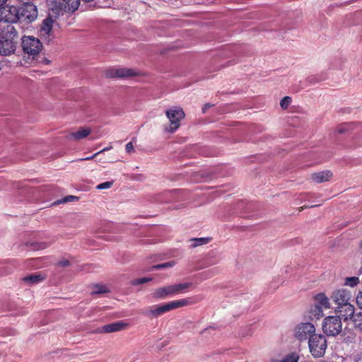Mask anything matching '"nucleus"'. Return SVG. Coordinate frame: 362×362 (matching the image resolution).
I'll use <instances>...</instances> for the list:
<instances>
[{"mask_svg":"<svg viewBox=\"0 0 362 362\" xmlns=\"http://www.w3.org/2000/svg\"><path fill=\"white\" fill-rule=\"evenodd\" d=\"M18 42V33L12 25H8L0 35V54L9 56L13 54Z\"/></svg>","mask_w":362,"mask_h":362,"instance_id":"obj_1","label":"nucleus"},{"mask_svg":"<svg viewBox=\"0 0 362 362\" xmlns=\"http://www.w3.org/2000/svg\"><path fill=\"white\" fill-rule=\"evenodd\" d=\"M313 300L315 303L310 306L308 312L309 317H320L322 316L323 309H329L331 308V303L329 298L325 293H319L314 296Z\"/></svg>","mask_w":362,"mask_h":362,"instance_id":"obj_2","label":"nucleus"},{"mask_svg":"<svg viewBox=\"0 0 362 362\" xmlns=\"http://www.w3.org/2000/svg\"><path fill=\"white\" fill-rule=\"evenodd\" d=\"M310 352L315 358L322 357L327 347V339L322 334L313 335L308 341Z\"/></svg>","mask_w":362,"mask_h":362,"instance_id":"obj_3","label":"nucleus"},{"mask_svg":"<svg viewBox=\"0 0 362 362\" xmlns=\"http://www.w3.org/2000/svg\"><path fill=\"white\" fill-rule=\"evenodd\" d=\"M190 286V283L168 285L156 289L153 293V296L154 298H165L168 296H172L181 293Z\"/></svg>","mask_w":362,"mask_h":362,"instance_id":"obj_4","label":"nucleus"},{"mask_svg":"<svg viewBox=\"0 0 362 362\" xmlns=\"http://www.w3.org/2000/svg\"><path fill=\"white\" fill-rule=\"evenodd\" d=\"M21 47L24 53L35 58L42 49L41 41L34 36H23L21 38Z\"/></svg>","mask_w":362,"mask_h":362,"instance_id":"obj_5","label":"nucleus"},{"mask_svg":"<svg viewBox=\"0 0 362 362\" xmlns=\"http://www.w3.org/2000/svg\"><path fill=\"white\" fill-rule=\"evenodd\" d=\"M165 115L170 122V126L165 130L168 132L173 133L179 128L180 122L185 118V114L182 107H174L166 110Z\"/></svg>","mask_w":362,"mask_h":362,"instance_id":"obj_6","label":"nucleus"},{"mask_svg":"<svg viewBox=\"0 0 362 362\" xmlns=\"http://www.w3.org/2000/svg\"><path fill=\"white\" fill-rule=\"evenodd\" d=\"M187 303L188 301L186 299H181L178 300L172 301L164 305H153L148 308V310L146 313V314L151 315H160L170 310L185 306Z\"/></svg>","mask_w":362,"mask_h":362,"instance_id":"obj_7","label":"nucleus"},{"mask_svg":"<svg viewBox=\"0 0 362 362\" xmlns=\"http://www.w3.org/2000/svg\"><path fill=\"white\" fill-rule=\"evenodd\" d=\"M18 21L21 23H31L37 17V7L30 2H25L18 7Z\"/></svg>","mask_w":362,"mask_h":362,"instance_id":"obj_8","label":"nucleus"},{"mask_svg":"<svg viewBox=\"0 0 362 362\" xmlns=\"http://www.w3.org/2000/svg\"><path fill=\"white\" fill-rule=\"evenodd\" d=\"M324 332L330 336H336L342 330L341 318H325L322 323Z\"/></svg>","mask_w":362,"mask_h":362,"instance_id":"obj_9","label":"nucleus"},{"mask_svg":"<svg viewBox=\"0 0 362 362\" xmlns=\"http://www.w3.org/2000/svg\"><path fill=\"white\" fill-rule=\"evenodd\" d=\"M18 7L11 6L0 8V20L6 23H13L19 20Z\"/></svg>","mask_w":362,"mask_h":362,"instance_id":"obj_10","label":"nucleus"},{"mask_svg":"<svg viewBox=\"0 0 362 362\" xmlns=\"http://www.w3.org/2000/svg\"><path fill=\"white\" fill-rule=\"evenodd\" d=\"M315 326L310 322L301 323L296 328L295 335L299 340H305L308 337L316 335Z\"/></svg>","mask_w":362,"mask_h":362,"instance_id":"obj_11","label":"nucleus"},{"mask_svg":"<svg viewBox=\"0 0 362 362\" xmlns=\"http://www.w3.org/2000/svg\"><path fill=\"white\" fill-rule=\"evenodd\" d=\"M90 296L93 297H101L103 295L111 292V288L106 284L100 283L90 284L87 286Z\"/></svg>","mask_w":362,"mask_h":362,"instance_id":"obj_12","label":"nucleus"},{"mask_svg":"<svg viewBox=\"0 0 362 362\" xmlns=\"http://www.w3.org/2000/svg\"><path fill=\"white\" fill-rule=\"evenodd\" d=\"M331 298L338 306H340L349 303L351 295L346 289H339L332 293Z\"/></svg>","mask_w":362,"mask_h":362,"instance_id":"obj_13","label":"nucleus"},{"mask_svg":"<svg viewBox=\"0 0 362 362\" xmlns=\"http://www.w3.org/2000/svg\"><path fill=\"white\" fill-rule=\"evenodd\" d=\"M63 7L64 6L60 0L52 1L49 8V16H51L52 18H57L59 16L66 13V11H64Z\"/></svg>","mask_w":362,"mask_h":362,"instance_id":"obj_14","label":"nucleus"},{"mask_svg":"<svg viewBox=\"0 0 362 362\" xmlns=\"http://www.w3.org/2000/svg\"><path fill=\"white\" fill-rule=\"evenodd\" d=\"M354 307L350 303L337 306L336 308V313H339L338 317H354Z\"/></svg>","mask_w":362,"mask_h":362,"instance_id":"obj_15","label":"nucleus"},{"mask_svg":"<svg viewBox=\"0 0 362 362\" xmlns=\"http://www.w3.org/2000/svg\"><path fill=\"white\" fill-rule=\"evenodd\" d=\"M332 177V173L330 170H325L313 173L311 175V179L317 182L321 183L329 181Z\"/></svg>","mask_w":362,"mask_h":362,"instance_id":"obj_16","label":"nucleus"},{"mask_svg":"<svg viewBox=\"0 0 362 362\" xmlns=\"http://www.w3.org/2000/svg\"><path fill=\"white\" fill-rule=\"evenodd\" d=\"M62 5L64 11H66V13H73L76 10H78L80 5V0H60Z\"/></svg>","mask_w":362,"mask_h":362,"instance_id":"obj_17","label":"nucleus"},{"mask_svg":"<svg viewBox=\"0 0 362 362\" xmlns=\"http://www.w3.org/2000/svg\"><path fill=\"white\" fill-rule=\"evenodd\" d=\"M138 72L134 69L129 68H117L115 69V78H126L129 76H137Z\"/></svg>","mask_w":362,"mask_h":362,"instance_id":"obj_18","label":"nucleus"},{"mask_svg":"<svg viewBox=\"0 0 362 362\" xmlns=\"http://www.w3.org/2000/svg\"><path fill=\"white\" fill-rule=\"evenodd\" d=\"M54 21V20L51 16H48V17L42 21L40 33L47 34L48 33H52Z\"/></svg>","mask_w":362,"mask_h":362,"instance_id":"obj_19","label":"nucleus"},{"mask_svg":"<svg viewBox=\"0 0 362 362\" xmlns=\"http://www.w3.org/2000/svg\"><path fill=\"white\" fill-rule=\"evenodd\" d=\"M44 279L45 276L37 273L26 276L23 279V280L28 285H34L38 284Z\"/></svg>","mask_w":362,"mask_h":362,"instance_id":"obj_20","label":"nucleus"},{"mask_svg":"<svg viewBox=\"0 0 362 362\" xmlns=\"http://www.w3.org/2000/svg\"><path fill=\"white\" fill-rule=\"evenodd\" d=\"M90 133V130L88 128H82L76 132H71L69 134L68 138H73L75 140H81L86 138Z\"/></svg>","mask_w":362,"mask_h":362,"instance_id":"obj_21","label":"nucleus"},{"mask_svg":"<svg viewBox=\"0 0 362 362\" xmlns=\"http://www.w3.org/2000/svg\"><path fill=\"white\" fill-rule=\"evenodd\" d=\"M26 245L33 250H40L45 249L49 244L45 242L29 241L26 243Z\"/></svg>","mask_w":362,"mask_h":362,"instance_id":"obj_22","label":"nucleus"},{"mask_svg":"<svg viewBox=\"0 0 362 362\" xmlns=\"http://www.w3.org/2000/svg\"><path fill=\"white\" fill-rule=\"evenodd\" d=\"M209 241H210V238H192L189 240V242L192 243V245H191L192 247H196L198 246L206 245Z\"/></svg>","mask_w":362,"mask_h":362,"instance_id":"obj_23","label":"nucleus"},{"mask_svg":"<svg viewBox=\"0 0 362 362\" xmlns=\"http://www.w3.org/2000/svg\"><path fill=\"white\" fill-rule=\"evenodd\" d=\"M344 320L347 325H352L359 330H362V318H344Z\"/></svg>","mask_w":362,"mask_h":362,"instance_id":"obj_24","label":"nucleus"},{"mask_svg":"<svg viewBox=\"0 0 362 362\" xmlns=\"http://www.w3.org/2000/svg\"><path fill=\"white\" fill-rule=\"evenodd\" d=\"M359 282V278L356 276L346 277L344 279V285L350 287L356 286Z\"/></svg>","mask_w":362,"mask_h":362,"instance_id":"obj_25","label":"nucleus"},{"mask_svg":"<svg viewBox=\"0 0 362 362\" xmlns=\"http://www.w3.org/2000/svg\"><path fill=\"white\" fill-rule=\"evenodd\" d=\"M130 326V323L126 320H122L115 322V332L121 331L127 329Z\"/></svg>","mask_w":362,"mask_h":362,"instance_id":"obj_26","label":"nucleus"},{"mask_svg":"<svg viewBox=\"0 0 362 362\" xmlns=\"http://www.w3.org/2000/svg\"><path fill=\"white\" fill-rule=\"evenodd\" d=\"M175 262L174 261H170V262H165V263H163V264H156V265H154L151 267V270L152 269H168V268H170V267H173V266H175Z\"/></svg>","mask_w":362,"mask_h":362,"instance_id":"obj_27","label":"nucleus"},{"mask_svg":"<svg viewBox=\"0 0 362 362\" xmlns=\"http://www.w3.org/2000/svg\"><path fill=\"white\" fill-rule=\"evenodd\" d=\"M299 359L298 355L296 353H291L286 356L283 359L282 362H298Z\"/></svg>","mask_w":362,"mask_h":362,"instance_id":"obj_28","label":"nucleus"},{"mask_svg":"<svg viewBox=\"0 0 362 362\" xmlns=\"http://www.w3.org/2000/svg\"><path fill=\"white\" fill-rule=\"evenodd\" d=\"M291 98L289 97V96H285L284 98H283L281 101H280V105H281V107L283 109V110H286L288 108V107L289 106V105L291 103Z\"/></svg>","mask_w":362,"mask_h":362,"instance_id":"obj_29","label":"nucleus"},{"mask_svg":"<svg viewBox=\"0 0 362 362\" xmlns=\"http://www.w3.org/2000/svg\"><path fill=\"white\" fill-rule=\"evenodd\" d=\"M152 280V278L150 277H142L134 279L132 282V285L137 286L143 284L148 283Z\"/></svg>","mask_w":362,"mask_h":362,"instance_id":"obj_30","label":"nucleus"},{"mask_svg":"<svg viewBox=\"0 0 362 362\" xmlns=\"http://www.w3.org/2000/svg\"><path fill=\"white\" fill-rule=\"evenodd\" d=\"M113 184L112 181H107L103 183H100L96 186L97 189H109L112 187Z\"/></svg>","mask_w":362,"mask_h":362,"instance_id":"obj_31","label":"nucleus"},{"mask_svg":"<svg viewBox=\"0 0 362 362\" xmlns=\"http://www.w3.org/2000/svg\"><path fill=\"white\" fill-rule=\"evenodd\" d=\"M40 35V37L47 43L50 42L54 38L53 32L48 33L47 34L41 33Z\"/></svg>","mask_w":362,"mask_h":362,"instance_id":"obj_32","label":"nucleus"},{"mask_svg":"<svg viewBox=\"0 0 362 362\" xmlns=\"http://www.w3.org/2000/svg\"><path fill=\"white\" fill-rule=\"evenodd\" d=\"M78 197L73 195H69L64 197L62 200L58 201V203H66L74 200H78Z\"/></svg>","mask_w":362,"mask_h":362,"instance_id":"obj_33","label":"nucleus"},{"mask_svg":"<svg viewBox=\"0 0 362 362\" xmlns=\"http://www.w3.org/2000/svg\"><path fill=\"white\" fill-rule=\"evenodd\" d=\"M101 332H106V333H110L113 332V324H110L105 326H103L102 328Z\"/></svg>","mask_w":362,"mask_h":362,"instance_id":"obj_34","label":"nucleus"},{"mask_svg":"<svg viewBox=\"0 0 362 362\" xmlns=\"http://www.w3.org/2000/svg\"><path fill=\"white\" fill-rule=\"evenodd\" d=\"M57 265L62 267H68L70 265V262L68 259H62L59 261Z\"/></svg>","mask_w":362,"mask_h":362,"instance_id":"obj_35","label":"nucleus"},{"mask_svg":"<svg viewBox=\"0 0 362 362\" xmlns=\"http://www.w3.org/2000/svg\"><path fill=\"white\" fill-rule=\"evenodd\" d=\"M356 303L360 309L362 310V291L358 293L356 297Z\"/></svg>","mask_w":362,"mask_h":362,"instance_id":"obj_36","label":"nucleus"},{"mask_svg":"<svg viewBox=\"0 0 362 362\" xmlns=\"http://www.w3.org/2000/svg\"><path fill=\"white\" fill-rule=\"evenodd\" d=\"M125 149L128 153L133 152L134 151V146L132 144V142H129L128 144H127Z\"/></svg>","mask_w":362,"mask_h":362,"instance_id":"obj_37","label":"nucleus"},{"mask_svg":"<svg viewBox=\"0 0 362 362\" xmlns=\"http://www.w3.org/2000/svg\"><path fill=\"white\" fill-rule=\"evenodd\" d=\"M211 105L209 104H205L204 106L202 108V112L204 113L206 112V110L209 108Z\"/></svg>","mask_w":362,"mask_h":362,"instance_id":"obj_38","label":"nucleus"},{"mask_svg":"<svg viewBox=\"0 0 362 362\" xmlns=\"http://www.w3.org/2000/svg\"><path fill=\"white\" fill-rule=\"evenodd\" d=\"M345 130L346 129L343 127H340L337 129L338 132L340 134L344 133L345 132Z\"/></svg>","mask_w":362,"mask_h":362,"instance_id":"obj_39","label":"nucleus"},{"mask_svg":"<svg viewBox=\"0 0 362 362\" xmlns=\"http://www.w3.org/2000/svg\"><path fill=\"white\" fill-rule=\"evenodd\" d=\"M136 179H137L139 180H144L145 179V177L143 175H139Z\"/></svg>","mask_w":362,"mask_h":362,"instance_id":"obj_40","label":"nucleus"},{"mask_svg":"<svg viewBox=\"0 0 362 362\" xmlns=\"http://www.w3.org/2000/svg\"><path fill=\"white\" fill-rule=\"evenodd\" d=\"M107 76L108 78H112V77H113V72H112V71L108 72V73L107 74Z\"/></svg>","mask_w":362,"mask_h":362,"instance_id":"obj_41","label":"nucleus"},{"mask_svg":"<svg viewBox=\"0 0 362 362\" xmlns=\"http://www.w3.org/2000/svg\"><path fill=\"white\" fill-rule=\"evenodd\" d=\"M43 62L45 64H49L50 63V61L49 59H46V58H44Z\"/></svg>","mask_w":362,"mask_h":362,"instance_id":"obj_42","label":"nucleus"},{"mask_svg":"<svg viewBox=\"0 0 362 362\" xmlns=\"http://www.w3.org/2000/svg\"><path fill=\"white\" fill-rule=\"evenodd\" d=\"M271 362H282V360L278 361V360H272Z\"/></svg>","mask_w":362,"mask_h":362,"instance_id":"obj_43","label":"nucleus"},{"mask_svg":"<svg viewBox=\"0 0 362 362\" xmlns=\"http://www.w3.org/2000/svg\"><path fill=\"white\" fill-rule=\"evenodd\" d=\"M91 158H92V157H87V158H83V160H90V159H91Z\"/></svg>","mask_w":362,"mask_h":362,"instance_id":"obj_44","label":"nucleus"},{"mask_svg":"<svg viewBox=\"0 0 362 362\" xmlns=\"http://www.w3.org/2000/svg\"><path fill=\"white\" fill-rule=\"evenodd\" d=\"M361 247H362V240H361Z\"/></svg>","mask_w":362,"mask_h":362,"instance_id":"obj_45","label":"nucleus"}]
</instances>
